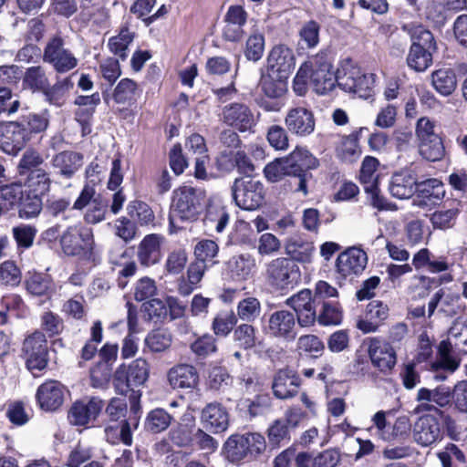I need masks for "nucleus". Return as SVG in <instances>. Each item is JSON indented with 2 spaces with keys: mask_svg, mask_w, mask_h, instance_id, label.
I'll list each match as a JSON object with an SVG mask.
<instances>
[{
  "mask_svg": "<svg viewBox=\"0 0 467 467\" xmlns=\"http://www.w3.org/2000/svg\"><path fill=\"white\" fill-rule=\"evenodd\" d=\"M435 129L436 121L426 116L420 118L415 127L420 154L431 161L441 160L445 153L441 138Z\"/></svg>",
  "mask_w": 467,
  "mask_h": 467,
  "instance_id": "obj_4",
  "label": "nucleus"
},
{
  "mask_svg": "<svg viewBox=\"0 0 467 467\" xmlns=\"http://www.w3.org/2000/svg\"><path fill=\"white\" fill-rule=\"evenodd\" d=\"M287 78L286 77L266 71L261 77L259 87L266 97L278 99L287 90Z\"/></svg>",
  "mask_w": 467,
  "mask_h": 467,
  "instance_id": "obj_32",
  "label": "nucleus"
},
{
  "mask_svg": "<svg viewBox=\"0 0 467 467\" xmlns=\"http://www.w3.org/2000/svg\"><path fill=\"white\" fill-rule=\"evenodd\" d=\"M22 352L30 371L44 369L47 365V341L45 334L35 331L25 338Z\"/></svg>",
  "mask_w": 467,
  "mask_h": 467,
  "instance_id": "obj_12",
  "label": "nucleus"
},
{
  "mask_svg": "<svg viewBox=\"0 0 467 467\" xmlns=\"http://www.w3.org/2000/svg\"><path fill=\"white\" fill-rule=\"evenodd\" d=\"M316 302L317 299L312 296L309 289H303L286 300V304L296 312L298 324L301 327H310L315 324L317 320Z\"/></svg>",
  "mask_w": 467,
  "mask_h": 467,
  "instance_id": "obj_16",
  "label": "nucleus"
},
{
  "mask_svg": "<svg viewBox=\"0 0 467 467\" xmlns=\"http://www.w3.org/2000/svg\"><path fill=\"white\" fill-rule=\"evenodd\" d=\"M379 165V161L374 158L368 156L364 159L360 169V182L364 184L366 192L373 190L377 187L378 175L376 171Z\"/></svg>",
  "mask_w": 467,
  "mask_h": 467,
  "instance_id": "obj_45",
  "label": "nucleus"
},
{
  "mask_svg": "<svg viewBox=\"0 0 467 467\" xmlns=\"http://www.w3.org/2000/svg\"><path fill=\"white\" fill-rule=\"evenodd\" d=\"M374 75L363 72L350 62H345L337 71V85L346 92L353 93L361 99H368L373 94Z\"/></svg>",
  "mask_w": 467,
  "mask_h": 467,
  "instance_id": "obj_3",
  "label": "nucleus"
},
{
  "mask_svg": "<svg viewBox=\"0 0 467 467\" xmlns=\"http://www.w3.org/2000/svg\"><path fill=\"white\" fill-rule=\"evenodd\" d=\"M171 416L163 409L151 410L146 419V429L153 433L165 431L171 424Z\"/></svg>",
  "mask_w": 467,
  "mask_h": 467,
  "instance_id": "obj_46",
  "label": "nucleus"
},
{
  "mask_svg": "<svg viewBox=\"0 0 467 467\" xmlns=\"http://www.w3.org/2000/svg\"><path fill=\"white\" fill-rule=\"evenodd\" d=\"M267 436L271 446L279 447L285 441L289 440V431L283 420H275L267 430Z\"/></svg>",
  "mask_w": 467,
  "mask_h": 467,
  "instance_id": "obj_60",
  "label": "nucleus"
},
{
  "mask_svg": "<svg viewBox=\"0 0 467 467\" xmlns=\"http://www.w3.org/2000/svg\"><path fill=\"white\" fill-rule=\"evenodd\" d=\"M402 29L411 40L406 59L409 67L417 72L425 71L432 65V55L437 50L432 33L422 25L413 23L404 25Z\"/></svg>",
  "mask_w": 467,
  "mask_h": 467,
  "instance_id": "obj_1",
  "label": "nucleus"
},
{
  "mask_svg": "<svg viewBox=\"0 0 467 467\" xmlns=\"http://www.w3.org/2000/svg\"><path fill=\"white\" fill-rule=\"evenodd\" d=\"M368 351L374 367L382 372L391 370L396 364L395 350L389 343L373 338Z\"/></svg>",
  "mask_w": 467,
  "mask_h": 467,
  "instance_id": "obj_25",
  "label": "nucleus"
},
{
  "mask_svg": "<svg viewBox=\"0 0 467 467\" xmlns=\"http://www.w3.org/2000/svg\"><path fill=\"white\" fill-rule=\"evenodd\" d=\"M285 124L291 133L305 137L314 131L316 121L311 110L305 107L298 106L287 111L285 118Z\"/></svg>",
  "mask_w": 467,
  "mask_h": 467,
  "instance_id": "obj_18",
  "label": "nucleus"
},
{
  "mask_svg": "<svg viewBox=\"0 0 467 467\" xmlns=\"http://www.w3.org/2000/svg\"><path fill=\"white\" fill-rule=\"evenodd\" d=\"M441 438L438 420L431 415L420 417L414 424L413 439L421 446H430Z\"/></svg>",
  "mask_w": 467,
  "mask_h": 467,
  "instance_id": "obj_22",
  "label": "nucleus"
},
{
  "mask_svg": "<svg viewBox=\"0 0 467 467\" xmlns=\"http://www.w3.org/2000/svg\"><path fill=\"white\" fill-rule=\"evenodd\" d=\"M285 253L290 256L294 262L298 261L302 263L309 262L314 252V245L312 243L303 242L300 240H289L285 246Z\"/></svg>",
  "mask_w": 467,
  "mask_h": 467,
  "instance_id": "obj_39",
  "label": "nucleus"
},
{
  "mask_svg": "<svg viewBox=\"0 0 467 467\" xmlns=\"http://www.w3.org/2000/svg\"><path fill=\"white\" fill-rule=\"evenodd\" d=\"M367 263V254L361 249L352 247L337 256V268L342 276L348 277L362 273Z\"/></svg>",
  "mask_w": 467,
  "mask_h": 467,
  "instance_id": "obj_19",
  "label": "nucleus"
},
{
  "mask_svg": "<svg viewBox=\"0 0 467 467\" xmlns=\"http://www.w3.org/2000/svg\"><path fill=\"white\" fill-rule=\"evenodd\" d=\"M431 86L442 96H450L457 88V78L451 68H440L431 75Z\"/></svg>",
  "mask_w": 467,
  "mask_h": 467,
  "instance_id": "obj_33",
  "label": "nucleus"
},
{
  "mask_svg": "<svg viewBox=\"0 0 467 467\" xmlns=\"http://www.w3.org/2000/svg\"><path fill=\"white\" fill-rule=\"evenodd\" d=\"M261 311L260 302L254 297H247L239 302L237 315L242 320L253 321Z\"/></svg>",
  "mask_w": 467,
  "mask_h": 467,
  "instance_id": "obj_61",
  "label": "nucleus"
},
{
  "mask_svg": "<svg viewBox=\"0 0 467 467\" xmlns=\"http://www.w3.org/2000/svg\"><path fill=\"white\" fill-rule=\"evenodd\" d=\"M226 459L232 463H238L247 459V451L243 434L231 435L224 443Z\"/></svg>",
  "mask_w": 467,
  "mask_h": 467,
  "instance_id": "obj_37",
  "label": "nucleus"
},
{
  "mask_svg": "<svg viewBox=\"0 0 467 467\" xmlns=\"http://www.w3.org/2000/svg\"><path fill=\"white\" fill-rule=\"evenodd\" d=\"M133 36L127 27L120 30L119 34L113 36L109 41V47L111 52L125 59L127 57L126 50L132 41Z\"/></svg>",
  "mask_w": 467,
  "mask_h": 467,
  "instance_id": "obj_55",
  "label": "nucleus"
},
{
  "mask_svg": "<svg viewBox=\"0 0 467 467\" xmlns=\"http://www.w3.org/2000/svg\"><path fill=\"white\" fill-rule=\"evenodd\" d=\"M172 342L171 334L165 329H155L148 334L145 345L151 352H164L170 348Z\"/></svg>",
  "mask_w": 467,
  "mask_h": 467,
  "instance_id": "obj_42",
  "label": "nucleus"
},
{
  "mask_svg": "<svg viewBox=\"0 0 467 467\" xmlns=\"http://www.w3.org/2000/svg\"><path fill=\"white\" fill-rule=\"evenodd\" d=\"M52 166L66 179H70L83 164V155L72 150H64L52 158Z\"/></svg>",
  "mask_w": 467,
  "mask_h": 467,
  "instance_id": "obj_28",
  "label": "nucleus"
},
{
  "mask_svg": "<svg viewBox=\"0 0 467 467\" xmlns=\"http://www.w3.org/2000/svg\"><path fill=\"white\" fill-rule=\"evenodd\" d=\"M295 67V56L289 47L278 45L272 48L267 57L266 71L288 78Z\"/></svg>",
  "mask_w": 467,
  "mask_h": 467,
  "instance_id": "obj_20",
  "label": "nucleus"
},
{
  "mask_svg": "<svg viewBox=\"0 0 467 467\" xmlns=\"http://www.w3.org/2000/svg\"><path fill=\"white\" fill-rule=\"evenodd\" d=\"M266 332L273 337L291 341L296 338V317L287 310H277L269 316Z\"/></svg>",
  "mask_w": 467,
  "mask_h": 467,
  "instance_id": "obj_17",
  "label": "nucleus"
},
{
  "mask_svg": "<svg viewBox=\"0 0 467 467\" xmlns=\"http://www.w3.org/2000/svg\"><path fill=\"white\" fill-rule=\"evenodd\" d=\"M265 50V37L262 34H254L246 41L244 55L248 60L258 61Z\"/></svg>",
  "mask_w": 467,
  "mask_h": 467,
  "instance_id": "obj_64",
  "label": "nucleus"
},
{
  "mask_svg": "<svg viewBox=\"0 0 467 467\" xmlns=\"http://www.w3.org/2000/svg\"><path fill=\"white\" fill-rule=\"evenodd\" d=\"M300 67L308 76L318 94L323 95L333 90L336 83L337 84V75H335L331 57L326 51L309 56Z\"/></svg>",
  "mask_w": 467,
  "mask_h": 467,
  "instance_id": "obj_2",
  "label": "nucleus"
},
{
  "mask_svg": "<svg viewBox=\"0 0 467 467\" xmlns=\"http://www.w3.org/2000/svg\"><path fill=\"white\" fill-rule=\"evenodd\" d=\"M22 280V273L16 263L6 260L0 264V284L16 286Z\"/></svg>",
  "mask_w": 467,
  "mask_h": 467,
  "instance_id": "obj_48",
  "label": "nucleus"
},
{
  "mask_svg": "<svg viewBox=\"0 0 467 467\" xmlns=\"http://www.w3.org/2000/svg\"><path fill=\"white\" fill-rule=\"evenodd\" d=\"M161 236L151 234L146 235L139 245L138 258L141 265H150L159 261Z\"/></svg>",
  "mask_w": 467,
  "mask_h": 467,
  "instance_id": "obj_31",
  "label": "nucleus"
},
{
  "mask_svg": "<svg viewBox=\"0 0 467 467\" xmlns=\"http://www.w3.org/2000/svg\"><path fill=\"white\" fill-rule=\"evenodd\" d=\"M219 166L226 171H231L237 168L242 173L249 174L254 170L251 159L244 150H237L236 152L222 151L218 158Z\"/></svg>",
  "mask_w": 467,
  "mask_h": 467,
  "instance_id": "obj_30",
  "label": "nucleus"
},
{
  "mask_svg": "<svg viewBox=\"0 0 467 467\" xmlns=\"http://www.w3.org/2000/svg\"><path fill=\"white\" fill-rule=\"evenodd\" d=\"M301 379L298 374L289 368L278 369L273 376L272 391L278 400H289L299 392Z\"/></svg>",
  "mask_w": 467,
  "mask_h": 467,
  "instance_id": "obj_15",
  "label": "nucleus"
},
{
  "mask_svg": "<svg viewBox=\"0 0 467 467\" xmlns=\"http://www.w3.org/2000/svg\"><path fill=\"white\" fill-rule=\"evenodd\" d=\"M201 420L206 430L213 433L223 432L229 426V413L222 404L209 403L202 410Z\"/></svg>",
  "mask_w": 467,
  "mask_h": 467,
  "instance_id": "obj_23",
  "label": "nucleus"
},
{
  "mask_svg": "<svg viewBox=\"0 0 467 467\" xmlns=\"http://www.w3.org/2000/svg\"><path fill=\"white\" fill-rule=\"evenodd\" d=\"M237 322L234 312H223L218 314L213 321V329L215 335L226 337Z\"/></svg>",
  "mask_w": 467,
  "mask_h": 467,
  "instance_id": "obj_56",
  "label": "nucleus"
},
{
  "mask_svg": "<svg viewBox=\"0 0 467 467\" xmlns=\"http://www.w3.org/2000/svg\"><path fill=\"white\" fill-rule=\"evenodd\" d=\"M222 120L238 130L244 132L254 125V117L251 109L243 103H233L223 109Z\"/></svg>",
  "mask_w": 467,
  "mask_h": 467,
  "instance_id": "obj_21",
  "label": "nucleus"
},
{
  "mask_svg": "<svg viewBox=\"0 0 467 467\" xmlns=\"http://www.w3.org/2000/svg\"><path fill=\"white\" fill-rule=\"evenodd\" d=\"M137 84L132 79L123 78L116 86L113 99L117 103L130 102L135 98Z\"/></svg>",
  "mask_w": 467,
  "mask_h": 467,
  "instance_id": "obj_59",
  "label": "nucleus"
},
{
  "mask_svg": "<svg viewBox=\"0 0 467 467\" xmlns=\"http://www.w3.org/2000/svg\"><path fill=\"white\" fill-rule=\"evenodd\" d=\"M248 460L258 459L266 449V441L263 435L257 432L243 434Z\"/></svg>",
  "mask_w": 467,
  "mask_h": 467,
  "instance_id": "obj_49",
  "label": "nucleus"
},
{
  "mask_svg": "<svg viewBox=\"0 0 467 467\" xmlns=\"http://www.w3.org/2000/svg\"><path fill=\"white\" fill-rule=\"evenodd\" d=\"M437 367L454 372L460 366V359L452 355V345L449 340H442L438 348Z\"/></svg>",
  "mask_w": 467,
  "mask_h": 467,
  "instance_id": "obj_44",
  "label": "nucleus"
},
{
  "mask_svg": "<svg viewBox=\"0 0 467 467\" xmlns=\"http://www.w3.org/2000/svg\"><path fill=\"white\" fill-rule=\"evenodd\" d=\"M290 164L295 170V175L301 172H307L306 170L316 169L319 166L318 160L314 157L307 150L296 148L289 156Z\"/></svg>",
  "mask_w": 467,
  "mask_h": 467,
  "instance_id": "obj_36",
  "label": "nucleus"
},
{
  "mask_svg": "<svg viewBox=\"0 0 467 467\" xmlns=\"http://www.w3.org/2000/svg\"><path fill=\"white\" fill-rule=\"evenodd\" d=\"M112 377L111 364L107 362H98L90 369V382L91 386L96 389L106 388Z\"/></svg>",
  "mask_w": 467,
  "mask_h": 467,
  "instance_id": "obj_50",
  "label": "nucleus"
},
{
  "mask_svg": "<svg viewBox=\"0 0 467 467\" xmlns=\"http://www.w3.org/2000/svg\"><path fill=\"white\" fill-rule=\"evenodd\" d=\"M256 269V261L250 254L233 255L227 262V271L231 277L237 281L249 278Z\"/></svg>",
  "mask_w": 467,
  "mask_h": 467,
  "instance_id": "obj_29",
  "label": "nucleus"
},
{
  "mask_svg": "<svg viewBox=\"0 0 467 467\" xmlns=\"http://www.w3.org/2000/svg\"><path fill=\"white\" fill-rule=\"evenodd\" d=\"M187 253L183 249H176L171 252L165 262V271L169 275H179L183 271L187 264Z\"/></svg>",
  "mask_w": 467,
  "mask_h": 467,
  "instance_id": "obj_57",
  "label": "nucleus"
},
{
  "mask_svg": "<svg viewBox=\"0 0 467 467\" xmlns=\"http://www.w3.org/2000/svg\"><path fill=\"white\" fill-rule=\"evenodd\" d=\"M104 407L99 397H90L75 401L67 414L69 422L76 426H86L96 420Z\"/></svg>",
  "mask_w": 467,
  "mask_h": 467,
  "instance_id": "obj_13",
  "label": "nucleus"
},
{
  "mask_svg": "<svg viewBox=\"0 0 467 467\" xmlns=\"http://www.w3.org/2000/svg\"><path fill=\"white\" fill-rule=\"evenodd\" d=\"M149 377V365L143 358H137L129 367L120 366L114 374L117 391L125 394L134 387L142 385Z\"/></svg>",
  "mask_w": 467,
  "mask_h": 467,
  "instance_id": "obj_10",
  "label": "nucleus"
},
{
  "mask_svg": "<svg viewBox=\"0 0 467 467\" xmlns=\"http://www.w3.org/2000/svg\"><path fill=\"white\" fill-rule=\"evenodd\" d=\"M26 288L33 296H49L53 285L51 279L45 275L34 273L26 280Z\"/></svg>",
  "mask_w": 467,
  "mask_h": 467,
  "instance_id": "obj_40",
  "label": "nucleus"
},
{
  "mask_svg": "<svg viewBox=\"0 0 467 467\" xmlns=\"http://www.w3.org/2000/svg\"><path fill=\"white\" fill-rule=\"evenodd\" d=\"M202 192L191 186H182L173 192L171 222L194 220L201 209Z\"/></svg>",
  "mask_w": 467,
  "mask_h": 467,
  "instance_id": "obj_6",
  "label": "nucleus"
},
{
  "mask_svg": "<svg viewBox=\"0 0 467 467\" xmlns=\"http://www.w3.org/2000/svg\"><path fill=\"white\" fill-rule=\"evenodd\" d=\"M420 194L414 200V203L419 206L428 203L435 204L444 196L443 185L437 180H429L419 183Z\"/></svg>",
  "mask_w": 467,
  "mask_h": 467,
  "instance_id": "obj_35",
  "label": "nucleus"
},
{
  "mask_svg": "<svg viewBox=\"0 0 467 467\" xmlns=\"http://www.w3.org/2000/svg\"><path fill=\"white\" fill-rule=\"evenodd\" d=\"M18 122L24 124V129L27 131L28 140H31L33 133H40L48 126V119L47 113L43 114H29L23 117Z\"/></svg>",
  "mask_w": 467,
  "mask_h": 467,
  "instance_id": "obj_54",
  "label": "nucleus"
},
{
  "mask_svg": "<svg viewBox=\"0 0 467 467\" xmlns=\"http://www.w3.org/2000/svg\"><path fill=\"white\" fill-rule=\"evenodd\" d=\"M415 401L417 402L413 410L415 414L442 413L441 409L451 403V389L445 386H438L434 389L420 388L417 390Z\"/></svg>",
  "mask_w": 467,
  "mask_h": 467,
  "instance_id": "obj_11",
  "label": "nucleus"
},
{
  "mask_svg": "<svg viewBox=\"0 0 467 467\" xmlns=\"http://www.w3.org/2000/svg\"><path fill=\"white\" fill-rule=\"evenodd\" d=\"M233 338L242 348L247 350L256 345L255 329L252 325L242 324L233 334Z\"/></svg>",
  "mask_w": 467,
  "mask_h": 467,
  "instance_id": "obj_52",
  "label": "nucleus"
},
{
  "mask_svg": "<svg viewBox=\"0 0 467 467\" xmlns=\"http://www.w3.org/2000/svg\"><path fill=\"white\" fill-rule=\"evenodd\" d=\"M63 385L56 380L41 384L36 391V399L40 408L47 411L57 410L64 402Z\"/></svg>",
  "mask_w": 467,
  "mask_h": 467,
  "instance_id": "obj_24",
  "label": "nucleus"
},
{
  "mask_svg": "<svg viewBox=\"0 0 467 467\" xmlns=\"http://www.w3.org/2000/svg\"><path fill=\"white\" fill-rule=\"evenodd\" d=\"M419 185L417 177L412 171L404 170L395 172L390 180L389 190L398 199H408L413 195Z\"/></svg>",
  "mask_w": 467,
  "mask_h": 467,
  "instance_id": "obj_26",
  "label": "nucleus"
},
{
  "mask_svg": "<svg viewBox=\"0 0 467 467\" xmlns=\"http://www.w3.org/2000/svg\"><path fill=\"white\" fill-rule=\"evenodd\" d=\"M19 216L22 218H33L37 216L42 210V200L37 193L26 194L23 193V197L19 202Z\"/></svg>",
  "mask_w": 467,
  "mask_h": 467,
  "instance_id": "obj_51",
  "label": "nucleus"
},
{
  "mask_svg": "<svg viewBox=\"0 0 467 467\" xmlns=\"http://www.w3.org/2000/svg\"><path fill=\"white\" fill-rule=\"evenodd\" d=\"M232 190L236 205L242 209L255 210L263 203L264 186L249 176L236 179Z\"/></svg>",
  "mask_w": 467,
  "mask_h": 467,
  "instance_id": "obj_8",
  "label": "nucleus"
},
{
  "mask_svg": "<svg viewBox=\"0 0 467 467\" xmlns=\"http://www.w3.org/2000/svg\"><path fill=\"white\" fill-rule=\"evenodd\" d=\"M60 244L67 255L87 254L94 248L93 232L83 226H69L61 235Z\"/></svg>",
  "mask_w": 467,
  "mask_h": 467,
  "instance_id": "obj_9",
  "label": "nucleus"
},
{
  "mask_svg": "<svg viewBox=\"0 0 467 467\" xmlns=\"http://www.w3.org/2000/svg\"><path fill=\"white\" fill-rule=\"evenodd\" d=\"M288 157L285 159H278L267 164L264 170L266 179L271 182H275L283 179L284 176L295 175Z\"/></svg>",
  "mask_w": 467,
  "mask_h": 467,
  "instance_id": "obj_41",
  "label": "nucleus"
},
{
  "mask_svg": "<svg viewBox=\"0 0 467 467\" xmlns=\"http://www.w3.org/2000/svg\"><path fill=\"white\" fill-rule=\"evenodd\" d=\"M23 187L19 183H11L0 186V207L2 215L11 207L19 203L23 197Z\"/></svg>",
  "mask_w": 467,
  "mask_h": 467,
  "instance_id": "obj_38",
  "label": "nucleus"
},
{
  "mask_svg": "<svg viewBox=\"0 0 467 467\" xmlns=\"http://www.w3.org/2000/svg\"><path fill=\"white\" fill-rule=\"evenodd\" d=\"M73 83L71 82L69 78H65L61 80H58L57 83H55L53 86L50 85V82H48L47 88L46 91H44V95L46 96L47 99L55 105H60L61 104V99L65 95L67 91L69 90L70 88H72Z\"/></svg>",
  "mask_w": 467,
  "mask_h": 467,
  "instance_id": "obj_58",
  "label": "nucleus"
},
{
  "mask_svg": "<svg viewBox=\"0 0 467 467\" xmlns=\"http://www.w3.org/2000/svg\"><path fill=\"white\" fill-rule=\"evenodd\" d=\"M167 377L172 389H195L199 384L196 368L188 364L174 366L168 371Z\"/></svg>",
  "mask_w": 467,
  "mask_h": 467,
  "instance_id": "obj_27",
  "label": "nucleus"
},
{
  "mask_svg": "<svg viewBox=\"0 0 467 467\" xmlns=\"http://www.w3.org/2000/svg\"><path fill=\"white\" fill-rule=\"evenodd\" d=\"M265 276L267 282L284 289L299 282L301 274L298 265L287 257H276L265 265Z\"/></svg>",
  "mask_w": 467,
  "mask_h": 467,
  "instance_id": "obj_5",
  "label": "nucleus"
},
{
  "mask_svg": "<svg viewBox=\"0 0 467 467\" xmlns=\"http://www.w3.org/2000/svg\"><path fill=\"white\" fill-rule=\"evenodd\" d=\"M43 60L50 64L57 73H66L78 65V59L65 47V40L59 35L47 40L43 51Z\"/></svg>",
  "mask_w": 467,
  "mask_h": 467,
  "instance_id": "obj_7",
  "label": "nucleus"
},
{
  "mask_svg": "<svg viewBox=\"0 0 467 467\" xmlns=\"http://www.w3.org/2000/svg\"><path fill=\"white\" fill-rule=\"evenodd\" d=\"M44 158L35 149L26 150L17 164V171L19 175H27L28 173L41 169L44 163Z\"/></svg>",
  "mask_w": 467,
  "mask_h": 467,
  "instance_id": "obj_43",
  "label": "nucleus"
},
{
  "mask_svg": "<svg viewBox=\"0 0 467 467\" xmlns=\"http://www.w3.org/2000/svg\"><path fill=\"white\" fill-rule=\"evenodd\" d=\"M128 213L131 219L140 225H148L154 221V213L151 208L145 202L134 201L128 205Z\"/></svg>",
  "mask_w": 467,
  "mask_h": 467,
  "instance_id": "obj_47",
  "label": "nucleus"
},
{
  "mask_svg": "<svg viewBox=\"0 0 467 467\" xmlns=\"http://www.w3.org/2000/svg\"><path fill=\"white\" fill-rule=\"evenodd\" d=\"M194 431L193 426L180 424L170 431V438L177 446H189L193 441Z\"/></svg>",
  "mask_w": 467,
  "mask_h": 467,
  "instance_id": "obj_62",
  "label": "nucleus"
},
{
  "mask_svg": "<svg viewBox=\"0 0 467 467\" xmlns=\"http://www.w3.org/2000/svg\"><path fill=\"white\" fill-rule=\"evenodd\" d=\"M26 182L30 188L39 194H45L49 192L51 180L49 174L44 169L36 170L26 175Z\"/></svg>",
  "mask_w": 467,
  "mask_h": 467,
  "instance_id": "obj_53",
  "label": "nucleus"
},
{
  "mask_svg": "<svg viewBox=\"0 0 467 467\" xmlns=\"http://www.w3.org/2000/svg\"><path fill=\"white\" fill-rule=\"evenodd\" d=\"M22 79L23 88L32 92L44 93L49 82L47 70L42 66H33L26 68Z\"/></svg>",
  "mask_w": 467,
  "mask_h": 467,
  "instance_id": "obj_34",
  "label": "nucleus"
},
{
  "mask_svg": "<svg viewBox=\"0 0 467 467\" xmlns=\"http://www.w3.org/2000/svg\"><path fill=\"white\" fill-rule=\"evenodd\" d=\"M23 125L18 121L0 122V148L5 153L16 155L29 141Z\"/></svg>",
  "mask_w": 467,
  "mask_h": 467,
  "instance_id": "obj_14",
  "label": "nucleus"
},
{
  "mask_svg": "<svg viewBox=\"0 0 467 467\" xmlns=\"http://www.w3.org/2000/svg\"><path fill=\"white\" fill-rule=\"evenodd\" d=\"M317 320L323 326L338 325L342 320V312L337 305L324 302L322 311Z\"/></svg>",
  "mask_w": 467,
  "mask_h": 467,
  "instance_id": "obj_63",
  "label": "nucleus"
}]
</instances>
